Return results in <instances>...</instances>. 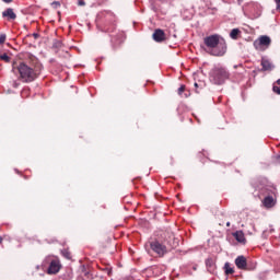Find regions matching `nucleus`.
Here are the masks:
<instances>
[{
    "instance_id": "f257e3e1",
    "label": "nucleus",
    "mask_w": 280,
    "mask_h": 280,
    "mask_svg": "<svg viewBox=\"0 0 280 280\" xmlns=\"http://www.w3.org/2000/svg\"><path fill=\"white\" fill-rule=\"evenodd\" d=\"M205 51L210 56H224L226 54V42L220 35H210L203 39Z\"/></svg>"
},
{
    "instance_id": "f03ea898",
    "label": "nucleus",
    "mask_w": 280,
    "mask_h": 280,
    "mask_svg": "<svg viewBox=\"0 0 280 280\" xmlns=\"http://www.w3.org/2000/svg\"><path fill=\"white\" fill-rule=\"evenodd\" d=\"M13 71H18L19 73V80L21 82H34L36 78H38L39 72L38 70H35L34 68L27 66L25 62H20L19 66L13 67Z\"/></svg>"
},
{
    "instance_id": "7ed1b4c3",
    "label": "nucleus",
    "mask_w": 280,
    "mask_h": 280,
    "mask_svg": "<svg viewBox=\"0 0 280 280\" xmlns=\"http://www.w3.org/2000/svg\"><path fill=\"white\" fill-rule=\"evenodd\" d=\"M229 80V72L226 69L217 66L210 71V82L212 84H224Z\"/></svg>"
},
{
    "instance_id": "20e7f679",
    "label": "nucleus",
    "mask_w": 280,
    "mask_h": 280,
    "mask_svg": "<svg viewBox=\"0 0 280 280\" xmlns=\"http://www.w3.org/2000/svg\"><path fill=\"white\" fill-rule=\"evenodd\" d=\"M272 39H270L268 35H262L254 42V47L257 49V51H266V49L270 47Z\"/></svg>"
},
{
    "instance_id": "39448f33",
    "label": "nucleus",
    "mask_w": 280,
    "mask_h": 280,
    "mask_svg": "<svg viewBox=\"0 0 280 280\" xmlns=\"http://www.w3.org/2000/svg\"><path fill=\"white\" fill-rule=\"evenodd\" d=\"M151 249L153 253H156L159 257H163L167 253V246L165 244L159 242V241H153L150 243Z\"/></svg>"
},
{
    "instance_id": "423d86ee",
    "label": "nucleus",
    "mask_w": 280,
    "mask_h": 280,
    "mask_svg": "<svg viewBox=\"0 0 280 280\" xmlns=\"http://www.w3.org/2000/svg\"><path fill=\"white\" fill-rule=\"evenodd\" d=\"M60 260L58 258L52 259L48 267V275H58V272H60Z\"/></svg>"
},
{
    "instance_id": "0eeeda50",
    "label": "nucleus",
    "mask_w": 280,
    "mask_h": 280,
    "mask_svg": "<svg viewBox=\"0 0 280 280\" xmlns=\"http://www.w3.org/2000/svg\"><path fill=\"white\" fill-rule=\"evenodd\" d=\"M3 19H7L8 21H14L16 20V13H14V9L9 8L5 11L2 12Z\"/></svg>"
},
{
    "instance_id": "6e6552de",
    "label": "nucleus",
    "mask_w": 280,
    "mask_h": 280,
    "mask_svg": "<svg viewBox=\"0 0 280 280\" xmlns=\"http://www.w3.org/2000/svg\"><path fill=\"white\" fill-rule=\"evenodd\" d=\"M153 39L155 43H163V40H165V32L161 28L155 30L153 33Z\"/></svg>"
},
{
    "instance_id": "1a4fd4ad",
    "label": "nucleus",
    "mask_w": 280,
    "mask_h": 280,
    "mask_svg": "<svg viewBox=\"0 0 280 280\" xmlns=\"http://www.w3.org/2000/svg\"><path fill=\"white\" fill-rule=\"evenodd\" d=\"M235 265H236V268H238L240 270H246V257L244 256H238L236 259H235Z\"/></svg>"
},
{
    "instance_id": "9d476101",
    "label": "nucleus",
    "mask_w": 280,
    "mask_h": 280,
    "mask_svg": "<svg viewBox=\"0 0 280 280\" xmlns=\"http://www.w3.org/2000/svg\"><path fill=\"white\" fill-rule=\"evenodd\" d=\"M261 67L264 71H272V69H275V66H272V62H270V60L266 58L261 59Z\"/></svg>"
},
{
    "instance_id": "9b49d317",
    "label": "nucleus",
    "mask_w": 280,
    "mask_h": 280,
    "mask_svg": "<svg viewBox=\"0 0 280 280\" xmlns=\"http://www.w3.org/2000/svg\"><path fill=\"white\" fill-rule=\"evenodd\" d=\"M234 237L237 242H240L241 244H244L246 242V237L244 236V232L242 231H237L234 233Z\"/></svg>"
},
{
    "instance_id": "f8f14e48",
    "label": "nucleus",
    "mask_w": 280,
    "mask_h": 280,
    "mask_svg": "<svg viewBox=\"0 0 280 280\" xmlns=\"http://www.w3.org/2000/svg\"><path fill=\"white\" fill-rule=\"evenodd\" d=\"M264 205L267 209H271V207H275V199L272 197H266L264 199Z\"/></svg>"
},
{
    "instance_id": "ddd939ff",
    "label": "nucleus",
    "mask_w": 280,
    "mask_h": 280,
    "mask_svg": "<svg viewBox=\"0 0 280 280\" xmlns=\"http://www.w3.org/2000/svg\"><path fill=\"white\" fill-rule=\"evenodd\" d=\"M206 266H207L209 272H213V270H215V264L213 262V259H211V258H208L206 260Z\"/></svg>"
},
{
    "instance_id": "4468645a",
    "label": "nucleus",
    "mask_w": 280,
    "mask_h": 280,
    "mask_svg": "<svg viewBox=\"0 0 280 280\" xmlns=\"http://www.w3.org/2000/svg\"><path fill=\"white\" fill-rule=\"evenodd\" d=\"M240 34H242V32L240 31V28H233L230 33V37L233 40H237V36H240Z\"/></svg>"
},
{
    "instance_id": "2eb2a0df",
    "label": "nucleus",
    "mask_w": 280,
    "mask_h": 280,
    "mask_svg": "<svg viewBox=\"0 0 280 280\" xmlns=\"http://www.w3.org/2000/svg\"><path fill=\"white\" fill-rule=\"evenodd\" d=\"M224 270H225V275H233V272H235L233 270V268L231 267V264H229V262H225Z\"/></svg>"
},
{
    "instance_id": "dca6fc26",
    "label": "nucleus",
    "mask_w": 280,
    "mask_h": 280,
    "mask_svg": "<svg viewBox=\"0 0 280 280\" xmlns=\"http://www.w3.org/2000/svg\"><path fill=\"white\" fill-rule=\"evenodd\" d=\"M52 47H55V49H60L62 47V42L55 40L52 44Z\"/></svg>"
},
{
    "instance_id": "f3484780",
    "label": "nucleus",
    "mask_w": 280,
    "mask_h": 280,
    "mask_svg": "<svg viewBox=\"0 0 280 280\" xmlns=\"http://www.w3.org/2000/svg\"><path fill=\"white\" fill-rule=\"evenodd\" d=\"M0 60H3V62H10V56H8V54L0 55Z\"/></svg>"
},
{
    "instance_id": "a211bd4d",
    "label": "nucleus",
    "mask_w": 280,
    "mask_h": 280,
    "mask_svg": "<svg viewBox=\"0 0 280 280\" xmlns=\"http://www.w3.org/2000/svg\"><path fill=\"white\" fill-rule=\"evenodd\" d=\"M272 91L273 93H277V95H280V86H278L277 84H273Z\"/></svg>"
},
{
    "instance_id": "6ab92c4d",
    "label": "nucleus",
    "mask_w": 280,
    "mask_h": 280,
    "mask_svg": "<svg viewBox=\"0 0 280 280\" xmlns=\"http://www.w3.org/2000/svg\"><path fill=\"white\" fill-rule=\"evenodd\" d=\"M5 43V35H0V45H3Z\"/></svg>"
},
{
    "instance_id": "aec40b11",
    "label": "nucleus",
    "mask_w": 280,
    "mask_h": 280,
    "mask_svg": "<svg viewBox=\"0 0 280 280\" xmlns=\"http://www.w3.org/2000/svg\"><path fill=\"white\" fill-rule=\"evenodd\" d=\"M178 93H179V95H183V93H185V85H182V86L178 89Z\"/></svg>"
},
{
    "instance_id": "412c9836",
    "label": "nucleus",
    "mask_w": 280,
    "mask_h": 280,
    "mask_svg": "<svg viewBox=\"0 0 280 280\" xmlns=\"http://www.w3.org/2000/svg\"><path fill=\"white\" fill-rule=\"evenodd\" d=\"M167 244L172 247V248H174V247H176V242L175 241H167Z\"/></svg>"
},
{
    "instance_id": "4be33fe9",
    "label": "nucleus",
    "mask_w": 280,
    "mask_h": 280,
    "mask_svg": "<svg viewBox=\"0 0 280 280\" xmlns=\"http://www.w3.org/2000/svg\"><path fill=\"white\" fill-rule=\"evenodd\" d=\"M78 5H86V3L84 2V0H79Z\"/></svg>"
},
{
    "instance_id": "5701e85b",
    "label": "nucleus",
    "mask_w": 280,
    "mask_h": 280,
    "mask_svg": "<svg viewBox=\"0 0 280 280\" xmlns=\"http://www.w3.org/2000/svg\"><path fill=\"white\" fill-rule=\"evenodd\" d=\"M277 8H280V0H276Z\"/></svg>"
},
{
    "instance_id": "b1692460",
    "label": "nucleus",
    "mask_w": 280,
    "mask_h": 280,
    "mask_svg": "<svg viewBox=\"0 0 280 280\" xmlns=\"http://www.w3.org/2000/svg\"><path fill=\"white\" fill-rule=\"evenodd\" d=\"M4 3H12V0H2Z\"/></svg>"
},
{
    "instance_id": "393cba45",
    "label": "nucleus",
    "mask_w": 280,
    "mask_h": 280,
    "mask_svg": "<svg viewBox=\"0 0 280 280\" xmlns=\"http://www.w3.org/2000/svg\"><path fill=\"white\" fill-rule=\"evenodd\" d=\"M34 38H38V33L33 34Z\"/></svg>"
},
{
    "instance_id": "a878e982",
    "label": "nucleus",
    "mask_w": 280,
    "mask_h": 280,
    "mask_svg": "<svg viewBox=\"0 0 280 280\" xmlns=\"http://www.w3.org/2000/svg\"><path fill=\"white\" fill-rule=\"evenodd\" d=\"M226 226H231V222H228V223H226Z\"/></svg>"
},
{
    "instance_id": "bb28decb",
    "label": "nucleus",
    "mask_w": 280,
    "mask_h": 280,
    "mask_svg": "<svg viewBox=\"0 0 280 280\" xmlns=\"http://www.w3.org/2000/svg\"><path fill=\"white\" fill-rule=\"evenodd\" d=\"M66 257L69 259V254H66Z\"/></svg>"
},
{
    "instance_id": "cd10ccee",
    "label": "nucleus",
    "mask_w": 280,
    "mask_h": 280,
    "mask_svg": "<svg viewBox=\"0 0 280 280\" xmlns=\"http://www.w3.org/2000/svg\"><path fill=\"white\" fill-rule=\"evenodd\" d=\"M195 86L198 88V83H195Z\"/></svg>"
},
{
    "instance_id": "c85d7f7f",
    "label": "nucleus",
    "mask_w": 280,
    "mask_h": 280,
    "mask_svg": "<svg viewBox=\"0 0 280 280\" xmlns=\"http://www.w3.org/2000/svg\"><path fill=\"white\" fill-rule=\"evenodd\" d=\"M14 86L16 88V86H19V84L14 83Z\"/></svg>"
},
{
    "instance_id": "c756f323",
    "label": "nucleus",
    "mask_w": 280,
    "mask_h": 280,
    "mask_svg": "<svg viewBox=\"0 0 280 280\" xmlns=\"http://www.w3.org/2000/svg\"><path fill=\"white\" fill-rule=\"evenodd\" d=\"M1 242H2V238L0 237V244H1Z\"/></svg>"
},
{
    "instance_id": "7c9ffc66",
    "label": "nucleus",
    "mask_w": 280,
    "mask_h": 280,
    "mask_svg": "<svg viewBox=\"0 0 280 280\" xmlns=\"http://www.w3.org/2000/svg\"><path fill=\"white\" fill-rule=\"evenodd\" d=\"M38 268H40L39 266H37V270H38Z\"/></svg>"
}]
</instances>
